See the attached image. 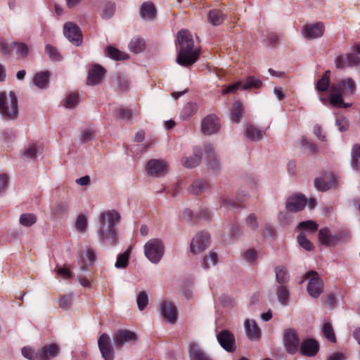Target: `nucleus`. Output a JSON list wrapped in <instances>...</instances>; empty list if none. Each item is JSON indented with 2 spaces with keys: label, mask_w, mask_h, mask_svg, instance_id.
<instances>
[{
  "label": "nucleus",
  "mask_w": 360,
  "mask_h": 360,
  "mask_svg": "<svg viewBox=\"0 0 360 360\" xmlns=\"http://www.w3.org/2000/svg\"><path fill=\"white\" fill-rule=\"evenodd\" d=\"M120 217L115 210H108L98 217L99 231L98 236L100 242L106 246H114L118 243L119 235L116 226Z\"/></svg>",
  "instance_id": "f257e3e1"
},
{
  "label": "nucleus",
  "mask_w": 360,
  "mask_h": 360,
  "mask_svg": "<svg viewBox=\"0 0 360 360\" xmlns=\"http://www.w3.org/2000/svg\"><path fill=\"white\" fill-rule=\"evenodd\" d=\"M177 41L180 46L177 63L184 67L191 66L198 60L200 54L199 50L194 47L192 34L188 30H181L177 34Z\"/></svg>",
  "instance_id": "f03ea898"
},
{
  "label": "nucleus",
  "mask_w": 360,
  "mask_h": 360,
  "mask_svg": "<svg viewBox=\"0 0 360 360\" xmlns=\"http://www.w3.org/2000/svg\"><path fill=\"white\" fill-rule=\"evenodd\" d=\"M204 155L207 166L213 171L219 168V163L217 155L210 143H205L202 147L194 149V155L190 158L183 160L184 165L187 168H193L199 165L202 156Z\"/></svg>",
  "instance_id": "7ed1b4c3"
},
{
  "label": "nucleus",
  "mask_w": 360,
  "mask_h": 360,
  "mask_svg": "<svg viewBox=\"0 0 360 360\" xmlns=\"http://www.w3.org/2000/svg\"><path fill=\"white\" fill-rule=\"evenodd\" d=\"M19 113L18 99L15 94L11 91L0 93V114L4 119L14 120Z\"/></svg>",
  "instance_id": "20e7f679"
},
{
  "label": "nucleus",
  "mask_w": 360,
  "mask_h": 360,
  "mask_svg": "<svg viewBox=\"0 0 360 360\" xmlns=\"http://www.w3.org/2000/svg\"><path fill=\"white\" fill-rule=\"evenodd\" d=\"M164 252L165 245L160 239H150L144 245V254L152 263L158 264L162 258Z\"/></svg>",
  "instance_id": "39448f33"
},
{
  "label": "nucleus",
  "mask_w": 360,
  "mask_h": 360,
  "mask_svg": "<svg viewBox=\"0 0 360 360\" xmlns=\"http://www.w3.org/2000/svg\"><path fill=\"white\" fill-rule=\"evenodd\" d=\"M356 91V85L352 78H345L333 82L330 86V95L340 94L348 97L354 95Z\"/></svg>",
  "instance_id": "423d86ee"
},
{
  "label": "nucleus",
  "mask_w": 360,
  "mask_h": 360,
  "mask_svg": "<svg viewBox=\"0 0 360 360\" xmlns=\"http://www.w3.org/2000/svg\"><path fill=\"white\" fill-rule=\"evenodd\" d=\"M283 343L285 351L290 354H295L300 351V340L295 330L289 328L283 332Z\"/></svg>",
  "instance_id": "0eeeda50"
},
{
  "label": "nucleus",
  "mask_w": 360,
  "mask_h": 360,
  "mask_svg": "<svg viewBox=\"0 0 360 360\" xmlns=\"http://www.w3.org/2000/svg\"><path fill=\"white\" fill-rule=\"evenodd\" d=\"M305 278L309 279L307 285V292L309 295L314 298H318L323 292V282L319 278L318 273L314 271H310L305 274Z\"/></svg>",
  "instance_id": "6e6552de"
},
{
  "label": "nucleus",
  "mask_w": 360,
  "mask_h": 360,
  "mask_svg": "<svg viewBox=\"0 0 360 360\" xmlns=\"http://www.w3.org/2000/svg\"><path fill=\"white\" fill-rule=\"evenodd\" d=\"M325 32V25L322 22L307 24L302 29V36L308 40L321 37Z\"/></svg>",
  "instance_id": "1a4fd4ad"
},
{
  "label": "nucleus",
  "mask_w": 360,
  "mask_h": 360,
  "mask_svg": "<svg viewBox=\"0 0 360 360\" xmlns=\"http://www.w3.org/2000/svg\"><path fill=\"white\" fill-rule=\"evenodd\" d=\"M63 34L70 41L76 46H79L82 42L81 30L72 22H68L64 24Z\"/></svg>",
  "instance_id": "9d476101"
},
{
  "label": "nucleus",
  "mask_w": 360,
  "mask_h": 360,
  "mask_svg": "<svg viewBox=\"0 0 360 360\" xmlns=\"http://www.w3.org/2000/svg\"><path fill=\"white\" fill-rule=\"evenodd\" d=\"M98 345L104 360H113L115 358V351L111 345L109 335L103 333L98 340Z\"/></svg>",
  "instance_id": "9b49d317"
},
{
  "label": "nucleus",
  "mask_w": 360,
  "mask_h": 360,
  "mask_svg": "<svg viewBox=\"0 0 360 360\" xmlns=\"http://www.w3.org/2000/svg\"><path fill=\"white\" fill-rule=\"evenodd\" d=\"M210 236L207 232L200 231L195 236L191 243V251L193 254H199L208 247Z\"/></svg>",
  "instance_id": "f8f14e48"
},
{
  "label": "nucleus",
  "mask_w": 360,
  "mask_h": 360,
  "mask_svg": "<svg viewBox=\"0 0 360 360\" xmlns=\"http://www.w3.org/2000/svg\"><path fill=\"white\" fill-rule=\"evenodd\" d=\"M221 127L219 118L215 115H209L201 122V131L205 135L217 133Z\"/></svg>",
  "instance_id": "ddd939ff"
},
{
  "label": "nucleus",
  "mask_w": 360,
  "mask_h": 360,
  "mask_svg": "<svg viewBox=\"0 0 360 360\" xmlns=\"http://www.w3.org/2000/svg\"><path fill=\"white\" fill-rule=\"evenodd\" d=\"M217 339L221 347L229 352L236 349V340L233 334L229 330H222L217 335Z\"/></svg>",
  "instance_id": "4468645a"
},
{
  "label": "nucleus",
  "mask_w": 360,
  "mask_h": 360,
  "mask_svg": "<svg viewBox=\"0 0 360 360\" xmlns=\"http://www.w3.org/2000/svg\"><path fill=\"white\" fill-rule=\"evenodd\" d=\"M113 340L117 349L120 350L125 343L136 341L137 335L135 333L128 330H119L114 335Z\"/></svg>",
  "instance_id": "2eb2a0df"
},
{
  "label": "nucleus",
  "mask_w": 360,
  "mask_h": 360,
  "mask_svg": "<svg viewBox=\"0 0 360 360\" xmlns=\"http://www.w3.org/2000/svg\"><path fill=\"white\" fill-rule=\"evenodd\" d=\"M160 313L165 320L174 324L177 320V311L176 307L169 301L164 300L160 304Z\"/></svg>",
  "instance_id": "dca6fc26"
},
{
  "label": "nucleus",
  "mask_w": 360,
  "mask_h": 360,
  "mask_svg": "<svg viewBox=\"0 0 360 360\" xmlns=\"http://www.w3.org/2000/svg\"><path fill=\"white\" fill-rule=\"evenodd\" d=\"M167 162L161 160H150L146 166L148 174L155 176L164 175L167 172Z\"/></svg>",
  "instance_id": "f3484780"
},
{
  "label": "nucleus",
  "mask_w": 360,
  "mask_h": 360,
  "mask_svg": "<svg viewBox=\"0 0 360 360\" xmlns=\"http://www.w3.org/2000/svg\"><path fill=\"white\" fill-rule=\"evenodd\" d=\"M319 350V344L314 339H306L300 345V353L302 356H314Z\"/></svg>",
  "instance_id": "a211bd4d"
},
{
  "label": "nucleus",
  "mask_w": 360,
  "mask_h": 360,
  "mask_svg": "<svg viewBox=\"0 0 360 360\" xmlns=\"http://www.w3.org/2000/svg\"><path fill=\"white\" fill-rule=\"evenodd\" d=\"M307 205V199L302 194H296L290 197L286 202V209L290 212H298Z\"/></svg>",
  "instance_id": "6ab92c4d"
},
{
  "label": "nucleus",
  "mask_w": 360,
  "mask_h": 360,
  "mask_svg": "<svg viewBox=\"0 0 360 360\" xmlns=\"http://www.w3.org/2000/svg\"><path fill=\"white\" fill-rule=\"evenodd\" d=\"M244 328L248 338L252 341H257L261 338V330L255 321L247 319L244 322Z\"/></svg>",
  "instance_id": "aec40b11"
},
{
  "label": "nucleus",
  "mask_w": 360,
  "mask_h": 360,
  "mask_svg": "<svg viewBox=\"0 0 360 360\" xmlns=\"http://www.w3.org/2000/svg\"><path fill=\"white\" fill-rule=\"evenodd\" d=\"M60 353V348L56 344H50L46 346H44L41 351L39 352V354H37V360H49L52 358L56 357Z\"/></svg>",
  "instance_id": "412c9836"
},
{
  "label": "nucleus",
  "mask_w": 360,
  "mask_h": 360,
  "mask_svg": "<svg viewBox=\"0 0 360 360\" xmlns=\"http://www.w3.org/2000/svg\"><path fill=\"white\" fill-rule=\"evenodd\" d=\"M105 70L99 65H94L89 71L87 84L89 85L98 84L103 79Z\"/></svg>",
  "instance_id": "4be33fe9"
},
{
  "label": "nucleus",
  "mask_w": 360,
  "mask_h": 360,
  "mask_svg": "<svg viewBox=\"0 0 360 360\" xmlns=\"http://www.w3.org/2000/svg\"><path fill=\"white\" fill-rule=\"evenodd\" d=\"M139 14L143 20H154L156 16V8L155 5L150 1L144 2L139 9Z\"/></svg>",
  "instance_id": "5701e85b"
},
{
  "label": "nucleus",
  "mask_w": 360,
  "mask_h": 360,
  "mask_svg": "<svg viewBox=\"0 0 360 360\" xmlns=\"http://www.w3.org/2000/svg\"><path fill=\"white\" fill-rule=\"evenodd\" d=\"M319 240L322 245L334 246L339 239L336 236L331 235L328 228H323L319 231Z\"/></svg>",
  "instance_id": "b1692460"
},
{
  "label": "nucleus",
  "mask_w": 360,
  "mask_h": 360,
  "mask_svg": "<svg viewBox=\"0 0 360 360\" xmlns=\"http://www.w3.org/2000/svg\"><path fill=\"white\" fill-rule=\"evenodd\" d=\"M226 18V14L219 9L210 10L207 13V21L213 26L221 25Z\"/></svg>",
  "instance_id": "393cba45"
},
{
  "label": "nucleus",
  "mask_w": 360,
  "mask_h": 360,
  "mask_svg": "<svg viewBox=\"0 0 360 360\" xmlns=\"http://www.w3.org/2000/svg\"><path fill=\"white\" fill-rule=\"evenodd\" d=\"M331 179L332 176L330 174H325L323 176L316 178L314 180L315 187L321 191L330 189L333 186Z\"/></svg>",
  "instance_id": "a878e982"
},
{
  "label": "nucleus",
  "mask_w": 360,
  "mask_h": 360,
  "mask_svg": "<svg viewBox=\"0 0 360 360\" xmlns=\"http://www.w3.org/2000/svg\"><path fill=\"white\" fill-rule=\"evenodd\" d=\"M115 9L116 5L114 1H106L101 6L100 15L103 19H110L113 16Z\"/></svg>",
  "instance_id": "bb28decb"
},
{
  "label": "nucleus",
  "mask_w": 360,
  "mask_h": 360,
  "mask_svg": "<svg viewBox=\"0 0 360 360\" xmlns=\"http://www.w3.org/2000/svg\"><path fill=\"white\" fill-rule=\"evenodd\" d=\"M247 138L252 141L262 140L265 136V132L260 131L252 125H248L245 129Z\"/></svg>",
  "instance_id": "cd10ccee"
},
{
  "label": "nucleus",
  "mask_w": 360,
  "mask_h": 360,
  "mask_svg": "<svg viewBox=\"0 0 360 360\" xmlns=\"http://www.w3.org/2000/svg\"><path fill=\"white\" fill-rule=\"evenodd\" d=\"M330 71L327 70L325 72L321 78L317 81L315 86L318 91L324 92L327 91L328 88L330 89Z\"/></svg>",
  "instance_id": "c85d7f7f"
},
{
  "label": "nucleus",
  "mask_w": 360,
  "mask_h": 360,
  "mask_svg": "<svg viewBox=\"0 0 360 360\" xmlns=\"http://www.w3.org/2000/svg\"><path fill=\"white\" fill-rule=\"evenodd\" d=\"M49 72H38L33 78V83L36 86L40 89L45 88L49 83Z\"/></svg>",
  "instance_id": "c756f323"
},
{
  "label": "nucleus",
  "mask_w": 360,
  "mask_h": 360,
  "mask_svg": "<svg viewBox=\"0 0 360 360\" xmlns=\"http://www.w3.org/2000/svg\"><path fill=\"white\" fill-rule=\"evenodd\" d=\"M12 47L13 51H15V54L22 58H26L30 51V47L22 42H12Z\"/></svg>",
  "instance_id": "7c9ffc66"
},
{
  "label": "nucleus",
  "mask_w": 360,
  "mask_h": 360,
  "mask_svg": "<svg viewBox=\"0 0 360 360\" xmlns=\"http://www.w3.org/2000/svg\"><path fill=\"white\" fill-rule=\"evenodd\" d=\"M218 262V257L215 252H210L208 255L203 257L201 262L202 268L207 269Z\"/></svg>",
  "instance_id": "2f4dec72"
},
{
  "label": "nucleus",
  "mask_w": 360,
  "mask_h": 360,
  "mask_svg": "<svg viewBox=\"0 0 360 360\" xmlns=\"http://www.w3.org/2000/svg\"><path fill=\"white\" fill-rule=\"evenodd\" d=\"M198 110L197 105L194 103H188L181 112V118L184 120H188Z\"/></svg>",
  "instance_id": "473e14b6"
},
{
  "label": "nucleus",
  "mask_w": 360,
  "mask_h": 360,
  "mask_svg": "<svg viewBox=\"0 0 360 360\" xmlns=\"http://www.w3.org/2000/svg\"><path fill=\"white\" fill-rule=\"evenodd\" d=\"M189 351L193 356V360H212L196 344L190 345Z\"/></svg>",
  "instance_id": "72a5a7b5"
},
{
  "label": "nucleus",
  "mask_w": 360,
  "mask_h": 360,
  "mask_svg": "<svg viewBox=\"0 0 360 360\" xmlns=\"http://www.w3.org/2000/svg\"><path fill=\"white\" fill-rule=\"evenodd\" d=\"M107 56L114 60H122L128 58V55L124 52L120 51L116 48L108 46L105 51Z\"/></svg>",
  "instance_id": "f704fd0d"
},
{
  "label": "nucleus",
  "mask_w": 360,
  "mask_h": 360,
  "mask_svg": "<svg viewBox=\"0 0 360 360\" xmlns=\"http://www.w3.org/2000/svg\"><path fill=\"white\" fill-rule=\"evenodd\" d=\"M245 199L241 198L239 195L237 197V201L228 197L223 196L220 202V207L221 209L228 210L231 207H236L238 206L239 202H242Z\"/></svg>",
  "instance_id": "c9c22d12"
},
{
  "label": "nucleus",
  "mask_w": 360,
  "mask_h": 360,
  "mask_svg": "<svg viewBox=\"0 0 360 360\" xmlns=\"http://www.w3.org/2000/svg\"><path fill=\"white\" fill-rule=\"evenodd\" d=\"M262 86V82L260 79L253 76H249L246 78L245 82L242 84V89H259Z\"/></svg>",
  "instance_id": "e433bc0d"
},
{
  "label": "nucleus",
  "mask_w": 360,
  "mask_h": 360,
  "mask_svg": "<svg viewBox=\"0 0 360 360\" xmlns=\"http://www.w3.org/2000/svg\"><path fill=\"white\" fill-rule=\"evenodd\" d=\"M37 221V217L35 214L31 213H24L20 217V224L26 227H30L34 224Z\"/></svg>",
  "instance_id": "4c0bfd02"
},
{
  "label": "nucleus",
  "mask_w": 360,
  "mask_h": 360,
  "mask_svg": "<svg viewBox=\"0 0 360 360\" xmlns=\"http://www.w3.org/2000/svg\"><path fill=\"white\" fill-rule=\"evenodd\" d=\"M276 281L279 284H285L289 281V275L285 267L278 266L275 269Z\"/></svg>",
  "instance_id": "58836bf2"
},
{
  "label": "nucleus",
  "mask_w": 360,
  "mask_h": 360,
  "mask_svg": "<svg viewBox=\"0 0 360 360\" xmlns=\"http://www.w3.org/2000/svg\"><path fill=\"white\" fill-rule=\"evenodd\" d=\"M129 48L135 53H139L143 51L145 48V41L143 39L139 37L134 38L130 41Z\"/></svg>",
  "instance_id": "ea45409f"
},
{
  "label": "nucleus",
  "mask_w": 360,
  "mask_h": 360,
  "mask_svg": "<svg viewBox=\"0 0 360 360\" xmlns=\"http://www.w3.org/2000/svg\"><path fill=\"white\" fill-rule=\"evenodd\" d=\"M278 301L283 305H286L289 299L290 292L287 286L280 285L276 290Z\"/></svg>",
  "instance_id": "a19ab883"
},
{
  "label": "nucleus",
  "mask_w": 360,
  "mask_h": 360,
  "mask_svg": "<svg viewBox=\"0 0 360 360\" xmlns=\"http://www.w3.org/2000/svg\"><path fill=\"white\" fill-rule=\"evenodd\" d=\"M344 96H341L340 94L338 95H330L329 101L330 103L334 107L347 108L352 105V103H346L343 100Z\"/></svg>",
  "instance_id": "79ce46f5"
},
{
  "label": "nucleus",
  "mask_w": 360,
  "mask_h": 360,
  "mask_svg": "<svg viewBox=\"0 0 360 360\" xmlns=\"http://www.w3.org/2000/svg\"><path fill=\"white\" fill-rule=\"evenodd\" d=\"M88 226V218L85 214H79L75 221V229L77 231L84 233L86 231Z\"/></svg>",
  "instance_id": "37998d69"
},
{
  "label": "nucleus",
  "mask_w": 360,
  "mask_h": 360,
  "mask_svg": "<svg viewBox=\"0 0 360 360\" xmlns=\"http://www.w3.org/2000/svg\"><path fill=\"white\" fill-rule=\"evenodd\" d=\"M243 109L242 105L239 102H236L233 104V108L231 113V120L234 122H239L243 117Z\"/></svg>",
  "instance_id": "c03bdc74"
},
{
  "label": "nucleus",
  "mask_w": 360,
  "mask_h": 360,
  "mask_svg": "<svg viewBox=\"0 0 360 360\" xmlns=\"http://www.w3.org/2000/svg\"><path fill=\"white\" fill-rule=\"evenodd\" d=\"M352 167L360 172V146H354L352 151Z\"/></svg>",
  "instance_id": "a18cd8bd"
},
{
  "label": "nucleus",
  "mask_w": 360,
  "mask_h": 360,
  "mask_svg": "<svg viewBox=\"0 0 360 360\" xmlns=\"http://www.w3.org/2000/svg\"><path fill=\"white\" fill-rule=\"evenodd\" d=\"M45 52L51 60L59 61L62 59V56L58 49L50 44L46 45Z\"/></svg>",
  "instance_id": "49530a36"
},
{
  "label": "nucleus",
  "mask_w": 360,
  "mask_h": 360,
  "mask_svg": "<svg viewBox=\"0 0 360 360\" xmlns=\"http://www.w3.org/2000/svg\"><path fill=\"white\" fill-rule=\"evenodd\" d=\"M136 303L140 311H143L148 304V295L145 291L140 292L136 297Z\"/></svg>",
  "instance_id": "de8ad7c7"
},
{
  "label": "nucleus",
  "mask_w": 360,
  "mask_h": 360,
  "mask_svg": "<svg viewBox=\"0 0 360 360\" xmlns=\"http://www.w3.org/2000/svg\"><path fill=\"white\" fill-rule=\"evenodd\" d=\"M335 66L339 69H344L351 66L349 54L341 55L335 58Z\"/></svg>",
  "instance_id": "09e8293b"
},
{
  "label": "nucleus",
  "mask_w": 360,
  "mask_h": 360,
  "mask_svg": "<svg viewBox=\"0 0 360 360\" xmlns=\"http://www.w3.org/2000/svg\"><path fill=\"white\" fill-rule=\"evenodd\" d=\"M323 335L331 342H336V338L331 324L328 322L325 323L323 326Z\"/></svg>",
  "instance_id": "8fccbe9b"
},
{
  "label": "nucleus",
  "mask_w": 360,
  "mask_h": 360,
  "mask_svg": "<svg viewBox=\"0 0 360 360\" xmlns=\"http://www.w3.org/2000/svg\"><path fill=\"white\" fill-rule=\"evenodd\" d=\"M130 250H127L122 254L118 255L117 261L115 262V266L117 268H125L129 262Z\"/></svg>",
  "instance_id": "3c124183"
},
{
  "label": "nucleus",
  "mask_w": 360,
  "mask_h": 360,
  "mask_svg": "<svg viewBox=\"0 0 360 360\" xmlns=\"http://www.w3.org/2000/svg\"><path fill=\"white\" fill-rule=\"evenodd\" d=\"M335 124L341 132L346 131L349 129V120L343 115H338L335 118Z\"/></svg>",
  "instance_id": "603ef678"
},
{
  "label": "nucleus",
  "mask_w": 360,
  "mask_h": 360,
  "mask_svg": "<svg viewBox=\"0 0 360 360\" xmlns=\"http://www.w3.org/2000/svg\"><path fill=\"white\" fill-rule=\"evenodd\" d=\"M79 103V95L77 94H70L67 96L65 103V107L67 108H73Z\"/></svg>",
  "instance_id": "864d4df0"
},
{
  "label": "nucleus",
  "mask_w": 360,
  "mask_h": 360,
  "mask_svg": "<svg viewBox=\"0 0 360 360\" xmlns=\"http://www.w3.org/2000/svg\"><path fill=\"white\" fill-rule=\"evenodd\" d=\"M240 88L242 89V82H237L227 86H224L221 90L223 95L236 93Z\"/></svg>",
  "instance_id": "5fc2aeb1"
},
{
  "label": "nucleus",
  "mask_w": 360,
  "mask_h": 360,
  "mask_svg": "<svg viewBox=\"0 0 360 360\" xmlns=\"http://www.w3.org/2000/svg\"><path fill=\"white\" fill-rule=\"evenodd\" d=\"M205 187V184L201 180L195 181L190 188V191L193 194L201 193Z\"/></svg>",
  "instance_id": "6e6d98bb"
},
{
  "label": "nucleus",
  "mask_w": 360,
  "mask_h": 360,
  "mask_svg": "<svg viewBox=\"0 0 360 360\" xmlns=\"http://www.w3.org/2000/svg\"><path fill=\"white\" fill-rule=\"evenodd\" d=\"M297 241L300 245L306 250H311L313 248L311 243L307 238L304 233L297 236Z\"/></svg>",
  "instance_id": "4d7b16f0"
},
{
  "label": "nucleus",
  "mask_w": 360,
  "mask_h": 360,
  "mask_svg": "<svg viewBox=\"0 0 360 360\" xmlns=\"http://www.w3.org/2000/svg\"><path fill=\"white\" fill-rule=\"evenodd\" d=\"M59 307L64 310H68L70 308L72 304V297L70 295L59 297Z\"/></svg>",
  "instance_id": "13d9d810"
},
{
  "label": "nucleus",
  "mask_w": 360,
  "mask_h": 360,
  "mask_svg": "<svg viewBox=\"0 0 360 360\" xmlns=\"http://www.w3.org/2000/svg\"><path fill=\"white\" fill-rule=\"evenodd\" d=\"M246 225L248 228H250L252 231H257L258 229V222L257 219L255 214H250L245 220Z\"/></svg>",
  "instance_id": "bf43d9fd"
},
{
  "label": "nucleus",
  "mask_w": 360,
  "mask_h": 360,
  "mask_svg": "<svg viewBox=\"0 0 360 360\" xmlns=\"http://www.w3.org/2000/svg\"><path fill=\"white\" fill-rule=\"evenodd\" d=\"M86 257L87 259V262L83 259V262L84 266L82 267V269H85V266L91 265L93 262L96 260V255L94 250L91 249H87L86 251Z\"/></svg>",
  "instance_id": "052dcab7"
},
{
  "label": "nucleus",
  "mask_w": 360,
  "mask_h": 360,
  "mask_svg": "<svg viewBox=\"0 0 360 360\" xmlns=\"http://www.w3.org/2000/svg\"><path fill=\"white\" fill-rule=\"evenodd\" d=\"M298 227L306 231H314L317 230L318 224L314 221L308 220L300 223Z\"/></svg>",
  "instance_id": "680f3d73"
},
{
  "label": "nucleus",
  "mask_w": 360,
  "mask_h": 360,
  "mask_svg": "<svg viewBox=\"0 0 360 360\" xmlns=\"http://www.w3.org/2000/svg\"><path fill=\"white\" fill-rule=\"evenodd\" d=\"M55 271L57 272L58 276H61L64 279H69L72 276L70 271L67 268L57 265Z\"/></svg>",
  "instance_id": "e2e57ef3"
},
{
  "label": "nucleus",
  "mask_w": 360,
  "mask_h": 360,
  "mask_svg": "<svg viewBox=\"0 0 360 360\" xmlns=\"http://www.w3.org/2000/svg\"><path fill=\"white\" fill-rule=\"evenodd\" d=\"M22 354L25 358L30 360H34L37 359L36 355L39 354V352H35L32 348L24 347L22 349Z\"/></svg>",
  "instance_id": "0e129e2a"
},
{
  "label": "nucleus",
  "mask_w": 360,
  "mask_h": 360,
  "mask_svg": "<svg viewBox=\"0 0 360 360\" xmlns=\"http://www.w3.org/2000/svg\"><path fill=\"white\" fill-rule=\"evenodd\" d=\"M119 112L120 118L124 120H129L134 115L132 110L125 108H119Z\"/></svg>",
  "instance_id": "69168bd1"
},
{
  "label": "nucleus",
  "mask_w": 360,
  "mask_h": 360,
  "mask_svg": "<svg viewBox=\"0 0 360 360\" xmlns=\"http://www.w3.org/2000/svg\"><path fill=\"white\" fill-rule=\"evenodd\" d=\"M37 149L36 146H29L25 150V151L24 152L23 155L25 158H30V159H34L37 156Z\"/></svg>",
  "instance_id": "338daca9"
},
{
  "label": "nucleus",
  "mask_w": 360,
  "mask_h": 360,
  "mask_svg": "<svg viewBox=\"0 0 360 360\" xmlns=\"http://www.w3.org/2000/svg\"><path fill=\"white\" fill-rule=\"evenodd\" d=\"M351 66H360V52L349 54Z\"/></svg>",
  "instance_id": "774afa93"
}]
</instances>
